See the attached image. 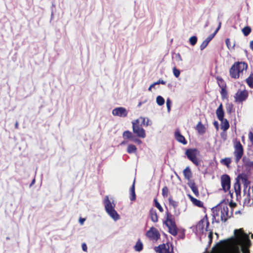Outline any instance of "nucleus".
I'll list each match as a JSON object with an SVG mask.
<instances>
[{
    "instance_id": "nucleus-1",
    "label": "nucleus",
    "mask_w": 253,
    "mask_h": 253,
    "mask_svg": "<svg viewBox=\"0 0 253 253\" xmlns=\"http://www.w3.org/2000/svg\"><path fill=\"white\" fill-rule=\"evenodd\" d=\"M232 242L223 253H250L251 242L249 235L241 228L234 230Z\"/></svg>"
},
{
    "instance_id": "nucleus-2",
    "label": "nucleus",
    "mask_w": 253,
    "mask_h": 253,
    "mask_svg": "<svg viewBox=\"0 0 253 253\" xmlns=\"http://www.w3.org/2000/svg\"><path fill=\"white\" fill-rule=\"evenodd\" d=\"M236 180V181L234 185V188L237 197L238 198L239 196H241V184L240 180L241 181L244 185L243 193L244 195H245L247 190L250 187L249 186L250 181L248 179L247 175L245 173H241L237 176Z\"/></svg>"
},
{
    "instance_id": "nucleus-3",
    "label": "nucleus",
    "mask_w": 253,
    "mask_h": 253,
    "mask_svg": "<svg viewBox=\"0 0 253 253\" xmlns=\"http://www.w3.org/2000/svg\"><path fill=\"white\" fill-rule=\"evenodd\" d=\"M247 68V64L244 63L238 62L234 64L230 69V75L231 77L236 79L239 77V74L244 69Z\"/></svg>"
},
{
    "instance_id": "nucleus-4",
    "label": "nucleus",
    "mask_w": 253,
    "mask_h": 253,
    "mask_svg": "<svg viewBox=\"0 0 253 253\" xmlns=\"http://www.w3.org/2000/svg\"><path fill=\"white\" fill-rule=\"evenodd\" d=\"M166 220L164 221V224L168 227L169 233L173 236H176L177 234V228L174 221L171 218L172 215L168 211L166 212Z\"/></svg>"
},
{
    "instance_id": "nucleus-5",
    "label": "nucleus",
    "mask_w": 253,
    "mask_h": 253,
    "mask_svg": "<svg viewBox=\"0 0 253 253\" xmlns=\"http://www.w3.org/2000/svg\"><path fill=\"white\" fill-rule=\"evenodd\" d=\"M139 119H137L132 122L133 132L136 134L138 137L144 138L146 137L145 131L142 127L141 125H139Z\"/></svg>"
},
{
    "instance_id": "nucleus-6",
    "label": "nucleus",
    "mask_w": 253,
    "mask_h": 253,
    "mask_svg": "<svg viewBox=\"0 0 253 253\" xmlns=\"http://www.w3.org/2000/svg\"><path fill=\"white\" fill-rule=\"evenodd\" d=\"M215 208L220 209V219L224 222L226 221L232 214V212H229V208L227 205H222L219 204L215 207Z\"/></svg>"
},
{
    "instance_id": "nucleus-7",
    "label": "nucleus",
    "mask_w": 253,
    "mask_h": 253,
    "mask_svg": "<svg viewBox=\"0 0 253 253\" xmlns=\"http://www.w3.org/2000/svg\"><path fill=\"white\" fill-rule=\"evenodd\" d=\"M198 153L199 151L196 149H188L185 152V155L188 159L197 166L200 165V162L197 158Z\"/></svg>"
},
{
    "instance_id": "nucleus-8",
    "label": "nucleus",
    "mask_w": 253,
    "mask_h": 253,
    "mask_svg": "<svg viewBox=\"0 0 253 253\" xmlns=\"http://www.w3.org/2000/svg\"><path fill=\"white\" fill-rule=\"evenodd\" d=\"M234 148L235 151L234 152V155L235 157V162L237 164L243 157L244 149L243 146L239 141L235 142Z\"/></svg>"
},
{
    "instance_id": "nucleus-9",
    "label": "nucleus",
    "mask_w": 253,
    "mask_h": 253,
    "mask_svg": "<svg viewBox=\"0 0 253 253\" xmlns=\"http://www.w3.org/2000/svg\"><path fill=\"white\" fill-rule=\"evenodd\" d=\"M221 183L223 190L226 192L230 188V177L227 174H223L221 177Z\"/></svg>"
},
{
    "instance_id": "nucleus-10",
    "label": "nucleus",
    "mask_w": 253,
    "mask_h": 253,
    "mask_svg": "<svg viewBox=\"0 0 253 253\" xmlns=\"http://www.w3.org/2000/svg\"><path fill=\"white\" fill-rule=\"evenodd\" d=\"M103 204L106 212H108L109 211H111L115 209L116 204L114 203L113 200L111 202L110 200H109L108 196L105 197Z\"/></svg>"
},
{
    "instance_id": "nucleus-11",
    "label": "nucleus",
    "mask_w": 253,
    "mask_h": 253,
    "mask_svg": "<svg viewBox=\"0 0 253 253\" xmlns=\"http://www.w3.org/2000/svg\"><path fill=\"white\" fill-rule=\"evenodd\" d=\"M127 111L123 107H117L112 110V114L115 116L125 117L127 115Z\"/></svg>"
},
{
    "instance_id": "nucleus-12",
    "label": "nucleus",
    "mask_w": 253,
    "mask_h": 253,
    "mask_svg": "<svg viewBox=\"0 0 253 253\" xmlns=\"http://www.w3.org/2000/svg\"><path fill=\"white\" fill-rule=\"evenodd\" d=\"M146 235L149 238L156 240H157L160 237V234L158 231L153 227L147 231Z\"/></svg>"
},
{
    "instance_id": "nucleus-13",
    "label": "nucleus",
    "mask_w": 253,
    "mask_h": 253,
    "mask_svg": "<svg viewBox=\"0 0 253 253\" xmlns=\"http://www.w3.org/2000/svg\"><path fill=\"white\" fill-rule=\"evenodd\" d=\"M248 96V92L247 90H238L235 95L236 102H242L245 101Z\"/></svg>"
},
{
    "instance_id": "nucleus-14",
    "label": "nucleus",
    "mask_w": 253,
    "mask_h": 253,
    "mask_svg": "<svg viewBox=\"0 0 253 253\" xmlns=\"http://www.w3.org/2000/svg\"><path fill=\"white\" fill-rule=\"evenodd\" d=\"M205 223H206V230L209 231L208 227L210 223L208 221L207 215H206L205 218L202 219L199 221L198 223L196 225L197 229H199V230H203L204 228Z\"/></svg>"
},
{
    "instance_id": "nucleus-15",
    "label": "nucleus",
    "mask_w": 253,
    "mask_h": 253,
    "mask_svg": "<svg viewBox=\"0 0 253 253\" xmlns=\"http://www.w3.org/2000/svg\"><path fill=\"white\" fill-rule=\"evenodd\" d=\"M187 184L196 196L199 195V191L194 180H189V181L188 182Z\"/></svg>"
},
{
    "instance_id": "nucleus-16",
    "label": "nucleus",
    "mask_w": 253,
    "mask_h": 253,
    "mask_svg": "<svg viewBox=\"0 0 253 253\" xmlns=\"http://www.w3.org/2000/svg\"><path fill=\"white\" fill-rule=\"evenodd\" d=\"M175 138L177 141L183 144H186L187 141H186L184 137L182 135L178 130H177L175 132Z\"/></svg>"
},
{
    "instance_id": "nucleus-17",
    "label": "nucleus",
    "mask_w": 253,
    "mask_h": 253,
    "mask_svg": "<svg viewBox=\"0 0 253 253\" xmlns=\"http://www.w3.org/2000/svg\"><path fill=\"white\" fill-rule=\"evenodd\" d=\"M217 117L219 120H222L224 119V112L222 104H220L216 111Z\"/></svg>"
},
{
    "instance_id": "nucleus-18",
    "label": "nucleus",
    "mask_w": 253,
    "mask_h": 253,
    "mask_svg": "<svg viewBox=\"0 0 253 253\" xmlns=\"http://www.w3.org/2000/svg\"><path fill=\"white\" fill-rule=\"evenodd\" d=\"M183 173L185 178L189 181L192 180L191 178L192 176L191 170L189 167H187L183 171Z\"/></svg>"
},
{
    "instance_id": "nucleus-19",
    "label": "nucleus",
    "mask_w": 253,
    "mask_h": 253,
    "mask_svg": "<svg viewBox=\"0 0 253 253\" xmlns=\"http://www.w3.org/2000/svg\"><path fill=\"white\" fill-rule=\"evenodd\" d=\"M242 161L247 169H253V161H251L249 158L246 157H244L242 159Z\"/></svg>"
},
{
    "instance_id": "nucleus-20",
    "label": "nucleus",
    "mask_w": 253,
    "mask_h": 253,
    "mask_svg": "<svg viewBox=\"0 0 253 253\" xmlns=\"http://www.w3.org/2000/svg\"><path fill=\"white\" fill-rule=\"evenodd\" d=\"M168 250H169V247L168 246L167 248L165 244H161L155 248V251L158 253H166Z\"/></svg>"
},
{
    "instance_id": "nucleus-21",
    "label": "nucleus",
    "mask_w": 253,
    "mask_h": 253,
    "mask_svg": "<svg viewBox=\"0 0 253 253\" xmlns=\"http://www.w3.org/2000/svg\"><path fill=\"white\" fill-rule=\"evenodd\" d=\"M107 213L115 221L119 220L120 218L119 214L115 209L111 211H109Z\"/></svg>"
},
{
    "instance_id": "nucleus-22",
    "label": "nucleus",
    "mask_w": 253,
    "mask_h": 253,
    "mask_svg": "<svg viewBox=\"0 0 253 253\" xmlns=\"http://www.w3.org/2000/svg\"><path fill=\"white\" fill-rule=\"evenodd\" d=\"M219 121L221 122V128L223 131H226L230 126L228 121L226 119H223L222 120Z\"/></svg>"
},
{
    "instance_id": "nucleus-23",
    "label": "nucleus",
    "mask_w": 253,
    "mask_h": 253,
    "mask_svg": "<svg viewBox=\"0 0 253 253\" xmlns=\"http://www.w3.org/2000/svg\"><path fill=\"white\" fill-rule=\"evenodd\" d=\"M130 199L131 201H134L136 199V195L135 193V179L133 181V184L130 189Z\"/></svg>"
},
{
    "instance_id": "nucleus-24",
    "label": "nucleus",
    "mask_w": 253,
    "mask_h": 253,
    "mask_svg": "<svg viewBox=\"0 0 253 253\" xmlns=\"http://www.w3.org/2000/svg\"><path fill=\"white\" fill-rule=\"evenodd\" d=\"M150 215L152 221L155 222L158 221V216L155 210L152 209L150 211Z\"/></svg>"
},
{
    "instance_id": "nucleus-25",
    "label": "nucleus",
    "mask_w": 253,
    "mask_h": 253,
    "mask_svg": "<svg viewBox=\"0 0 253 253\" xmlns=\"http://www.w3.org/2000/svg\"><path fill=\"white\" fill-rule=\"evenodd\" d=\"M196 129L200 134H204L205 132V127L202 124L201 122H199L196 126Z\"/></svg>"
},
{
    "instance_id": "nucleus-26",
    "label": "nucleus",
    "mask_w": 253,
    "mask_h": 253,
    "mask_svg": "<svg viewBox=\"0 0 253 253\" xmlns=\"http://www.w3.org/2000/svg\"><path fill=\"white\" fill-rule=\"evenodd\" d=\"M190 199L193 204H194L195 206L200 208L203 207V203L201 201L194 198L192 196H190Z\"/></svg>"
},
{
    "instance_id": "nucleus-27",
    "label": "nucleus",
    "mask_w": 253,
    "mask_h": 253,
    "mask_svg": "<svg viewBox=\"0 0 253 253\" xmlns=\"http://www.w3.org/2000/svg\"><path fill=\"white\" fill-rule=\"evenodd\" d=\"M250 187H249L248 190H247V192L245 195H244V196L245 197L244 199V204L249 205L250 204L251 201L250 194Z\"/></svg>"
},
{
    "instance_id": "nucleus-28",
    "label": "nucleus",
    "mask_w": 253,
    "mask_h": 253,
    "mask_svg": "<svg viewBox=\"0 0 253 253\" xmlns=\"http://www.w3.org/2000/svg\"><path fill=\"white\" fill-rule=\"evenodd\" d=\"M133 133L129 131V130H126L123 132V137L125 139H131L132 137H133Z\"/></svg>"
},
{
    "instance_id": "nucleus-29",
    "label": "nucleus",
    "mask_w": 253,
    "mask_h": 253,
    "mask_svg": "<svg viewBox=\"0 0 253 253\" xmlns=\"http://www.w3.org/2000/svg\"><path fill=\"white\" fill-rule=\"evenodd\" d=\"M137 148L134 145L129 144L127 146V152L129 153H134L136 151Z\"/></svg>"
},
{
    "instance_id": "nucleus-30",
    "label": "nucleus",
    "mask_w": 253,
    "mask_h": 253,
    "mask_svg": "<svg viewBox=\"0 0 253 253\" xmlns=\"http://www.w3.org/2000/svg\"><path fill=\"white\" fill-rule=\"evenodd\" d=\"M165 84L166 82L162 79L159 80L157 82L154 83L152 84L148 88L149 91H151L152 88L154 87L155 86V84Z\"/></svg>"
},
{
    "instance_id": "nucleus-31",
    "label": "nucleus",
    "mask_w": 253,
    "mask_h": 253,
    "mask_svg": "<svg viewBox=\"0 0 253 253\" xmlns=\"http://www.w3.org/2000/svg\"><path fill=\"white\" fill-rule=\"evenodd\" d=\"M242 31L245 36H248L251 32V28L248 26L245 27L242 30Z\"/></svg>"
},
{
    "instance_id": "nucleus-32",
    "label": "nucleus",
    "mask_w": 253,
    "mask_h": 253,
    "mask_svg": "<svg viewBox=\"0 0 253 253\" xmlns=\"http://www.w3.org/2000/svg\"><path fill=\"white\" fill-rule=\"evenodd\" d=\"M246 82L251 88H253V74H252L246 79Z\"/></svg>"
},
{
    "instance_id": "nucleus-33",
    "label": "nucleus",
    "mask_w": 253,
    "mask_h": 253,
    "mask_svg": "<svg viewBox=\"0 0 253 253\" xmlns=\"http://www.w3.org/2000/svg\"><path fill=\"white\" fill-rule=\"evenodd\" d=\"M134 249L136 251H137V252L141 251L143 249L142 243L140 241H138V242H137L135 246H134Z\"/></svg>"
},
{
    "instance_id": "nucleus-34",
    "label": "nucleus",
    "mask_w": 253,
    "mask_h": 253,
    "mask_svg": "<svg viewBox=\"0 0 253 253\" xmlns=\"http://www.w3.org/2000/svg\"><path fill=\"white\" fill-rule=\"evenodd\" d=\"M156 102L159 106H162L165 103V99L162 96L159 95L156 98Z\"/></svg>"
},
{
    "instance_id": "nucleus-35",
    "label": "nucleus",
    "mask_w": 253,
    "mask_h": 253,
    "mask_svg": "<svg viewBox=\"0 0 253 253\" xmlns=\"http://www.w3.org/2000/svg\"><path fill=\"white\" fill-rule=\"evenodd\" d=\"M212 210L213 213L212 222H213V220H215V217L219 215V213H220V209H216L215 207L214 208L212 209Z\"/></svg>"
},
{
    "instance_id": "nucleus-36",
    "label": "nucleus",
    "mask_w": 253,
    "mask_h": 253,
    "mask_svg": "<svg viewBox=\"0 0 253 253\" xmlns=\"http://www.w3.org/2000/svg\"><path fill=\"white\" fill-rule=\"evenodd\" d=\"M139 119V120H142L141 125H144V126H148L150 125V124L149 123L150 120L148 118L140 117Z\"/></svg>"
},
{
    "instance_id": "nucleus-37",
    "label": "nucleus",
    "mask_w": 253,
    "mask_h": 253,
    "mask_svg": "<svg viewBox=\"0 0 253 253\" xmlns=\"http://www.w3.org/2000/svg\"><path fill=\"white\" fill-rule=\"evenodd\" d=\"M169 204L170 206L173 207L174 209H175L178 206V202L174 201L171 197L169 198Z\"/></svg>"
},
{
    "instance_id": "nucleus-38",
    "label": "nucleus",
    "mask_w": 253,
    "mask_h": 253,
    "mask_svg": "<svg viewBox=\"0 0 253 253\" xmlns=\"http://www.w3.org/2000/svg\"><path fill=\"white\" fill-rule=\"evenodd\" d=\"M221 162L223 164H224V165H225L226 166L228 167L230 164L231 162V160L230 158H225L224 159H222V160L221 161Z\"/></svg>"
},
{
    "instance_id": "nucleus-39",
    "label": "nucleus",
    "mask_w": 253,
    "mask_h": 253,
    "mask_svg": "<svg viewBox=\"0 0 253 253\" xmlns=\"http://www.w3.org/2000/svg\"><path fill=\"white\" fill-rule=\"evenodd\" d=\"M233 105L232 103H228L226 106V112L228 114H231L233 111Z\"/></svg>"
},
{
    "instance_id": "nucleus-40",
    "label": "nucleus",
    "mask_w": 253,
    "mask_h": 253,
    "mask_svg": "<svg viewBox=\"0 0 253 253\" xmlns=\"http://www.w3.org/2000/svg\"><path fill=\"white\" fill-rule=\"evenodd\" d=\"M197 38L195 36H193L189 39V42H190V44L193 46L196 44V43H197Z\"/></svg>"
},
{
    "instance_id": "nucleus-41",
    "label": "nucleus",
    "mask_w": 253,
    "mask_h": 253,
    "mask_svg": "<svg viewBox=\"0 0 253 253\" xmlns=\"http://www.w3.org/2000/svg\"><path fill=\"white\" fill-rule=\"evenodd\" d=\"M172 102L169 98H168L166 101V105L167 107L168 112L169 113L170 111L171 106Z\"/></svg>"
},
{
    "instance_id": "nucleus-42",
    "label": "nucleus",
    "mask_w": 253,
    "mask_h": 253,
    "mask_svg": "<svg viewBox=\"0 0 253 253\" xmlns=\"http://www.w3.org/2000/svg\"><path fill=\"white\" fill-rule=\"evenodd\" d=\"M209 42H210L206 39L205 41H204L200 45V49L201 50H203V49H204L207 47V46L208 45Z\"/></svg>"
},
{
    "instance_id": "nucleus-43",
    "label": "nucleus",
    "mask_w": 253,
    "mask_h": 253,
    "mask_svg": "<svg viewBox=\"0 0 253 253\" xmlns=\"http://www.w3.org/2000/svg\"><path fill=\"white\" fill-rule=\"evenodd\" d=\"M169 189L167 186H165L162 189V195L164 198L167 197L168 195Z\"/></svg>"
},
{
    "instance_id": "nucleus-44",
    "label": "nucleus",
    "mask_w": 253,
    "mask_h": 253,
    "mask_svg": "<svg viewBox=\"0 0 253 253\" xmlns=\"http://www.w3.org/2000/svg\"><path fill=\"white\" fill-rule=\"evenodd\" d=\"M154 202L155 207L157 208L161 212H162L163 211V209L160 204V203L158 202L157 199L154 200Z\"/></svg>"
},
{
    "instance_id": "nucleus-45",
    "label": "nucleus",
    "mask_w": 253,
    "mask_h": 253,
    "mask_svg": "<svg viewBox=\"0 0 253 253\" xmlns=\"http://www.w3.org/2000/svg\"><path fill=\"white\" fill-rule=\"evenodd\" d=\"M173 73L176 78H178L180 75V72L176 67H174L173 68Z\"/></svg>"
},
{
    "instance_id": "nucleus-46",
    "label": "nucleus",
    "mask_w": 253,
    "mask_h": 253,
    "mask_svg": "<svg viewBox=\"0 0 253 253\" xmlns=\"http://www.w3.org/2000/svg\"><path fill=\"white\" fill-rule=\"evenodd\" d=\"M219 86L221 88V95L224 97L225 95H226L227 94V92H226V89L224 88V85L223 84H222V85H220L219 84Z\"/></svg>"
},
{
    "instance_id": "nucleus-47",
    "label": "nucleus",
    "mask_w": 253,
    "mask_h": 253,
    "mask_svg": "<svg viewBox=\"0 0 253 253\" xmlns=\"http://www.w3.org/2000/svg\"><path fill=\"white\" fill-rule=\"evenodd\" d=\"M131 140L138 144H140L141 143V141L138 138H136L134 135H133V137H132Z\"/></svg>"
},
{
    "instance_id": "nucleus-48",
    "label": "nucleus",
    "mask_w": 253,
    "mask_h": 253,
    "mask_svg": "<svg viewBox=\"0 0 253 253\" xmlns=\"http://www.w3.org/2000/svg\"><path fill=\"white\" fill-rule=\"evenodd\" d=\"M212 237H213L212 232L210 231V232L208 235V238L209 239V244H211V243L212 242Z\"/></svg>"
},
{
    "instance_id": "nucleus-49",
    "label": "nucleus",
    "mask_w": 253,
    "mask_h": 253,
    "mask_svg": "<svg viewBox=\"0 0 253 253\" xmlns=\"http://www.w3.org/2000/svg\"><path fill=\"white\" fill-rule=\"evenodd\" d=\"M215 36V33H212L211 35H210L207 38L206 40H208L209 42Z\"/></svg>"
},
{
    "instance_id": "nucleus-50",
    "label": "nucleus",
    "mask_w": 253,
    "mask_h": 253,
    "mask_svg": "<svg viewBox=\"0 0 253 253\" xmlns=\"http://www.w3.org/2000/svg\"><path fill=\"white\" fill-rule=\"evenodd\" d=\"M217 81H218V84L219 85V84L220 85L223 84L224 85V84H223V79L222 78H217Z\"/></svg>"
},
{
    "instance_id": "nucleus-51",
    "label": "nucleus",
    "mask_w": 253,
    "mask_h": 253,
    "mask_svg": "<svg viewBox=\"0 0 253 253\" xmlns=\"http://www.w3.org/2000/svg\"><path fill=\"white\" fill-rule=\"evenodd\" d=\"M82 250L84 252H86L87 250V247L85 243H83L82 245Z\"/></svg>"
},
{
    "instance_id": "nucleus-52",
    "label": "nucleus",
    "mask_w": 253,
    "mask_h": 253,
    "mask_svg": "<svg viewBox=\"0 0 253 253\" xmlns=\"http://www.w3.org/2000/svg\"><path fill=\"white\" fill-rule=\"evenodd\" d=\"M249 138L250 141L253 143V133L252 132H250L249 134Z\"/></svg>"
},
{
    "instance_id": "nucleus-53",
    "label": "nucleus",
    "mask_w": 253,
    "mask_h": 253,
    "mask_svg": "<svg viewBox=\"0 0 253 253\" xmlns=\"http://www.w3.org/2000/svg\"><path fill=\"white\" fill-rule=\"evenodd\" d=\"M213 125H214V127H215V128L216 129V130H218V127H219L218 122L215 121L213 122Z\"/></svg>"
},
{
    "instance_id": "nucleus-54",
    "label": "nucleus",
    "mask_w": 253,
    "mask_h": 253,
    "mask_svg": "<svg viewBox=\"0 0 253 253\" xmlns=\"http://www.w3.org/2000/svg\"><path fill=\"white\" fill-rule=\"evenodd\" d=\"M225 43H226L227 46L229 48V46L230 45V41L229 39H226Z\"/></svg>"
},
{
    "instance_id": "nucleus-55",
    "label": "nucleus",
    "mask_w": 253,
    "mask_h": 253,
    "mask_svg": "<svg viewBox=\"0 0 253 253\" xmlns=\"http://www.w3.org/2000/svg\"><path fill=\"white\" fill-rule=\"evenodd\" d=\"M85 218H80L79 219V222L81 225H83L85 221Z\"/></svg>"
},
{
    "instance_id": "nucleus-56",
    "label": "nucleus",
    "mask_w": 253,
    "mask_h": 253,
    "mask_svg": "<svg viewBox=\"0 0 253 253\" xmlns=\"http://www.w3.org/2000/svg\"><path fill=\"white\" fill-rule=\"evenodd\" d=\"M176 56L178 60L182 61V58L179 53H177Z\"/></svg>"
},
{
    "instance_id": "nucleus-57",
    "label": "nucleus",
    "mask_w": 253,
    "mask_h": 253,
    "mask_svg": "<svg viewBox=\"0 0 253 253\" xmlns=\"http://www.w3.org/2000/svg\"><path fill=\"white\" fill-rule=\"evenodd\" d=\"M250 47L251 49L253 51V41L250 42Z\"/></svg>"
},
{
    "instance_id": "nucleus-58",
    "label": "nucleus",
    "mask_w": 253,
    "mask_h": 253,
    "mask_svg": "<svg viewBox=\"0 0 253 253\" xmlns=\"http://www.w3.org/2000/svg\"><path fill=\"white\" fill-rule=\"evenodd\" d=\"M18 126H19L18 123V122H16L15 124V127L17 129V128H18Z\"/></svg>"
},
{
    "instance_id": "nucleus-59",
    "label": "nucleus",
    "mask_w": 253,
    "mask_h": 253,
    "mask_svg": "<svg viewBox=\"0 0 253 253\" xmlns=\"http://www.w3.org/2000/svg\"><path fill=\"white\" fill-rule=\"evenodd\" d=\"M35 183V179H34L32 181V182H31V184H30V186H31L32 185H33Z\"/></svg>"
},
{
    "instance_id": "nucleus-60",
    "label": "nucleus",
    "mask_w": 253,
    "mask_h": 253,
    "mask_svg": "<svg viewBox=\"0 0 253 253\" xmlns=\"http://www.w3.org/2000/svg\"><path fill=\"white\" fill-rule=\"evenodd\" d=\"M219 30V28H217L215 30V31L213 33H215V35H216V34L217 33V32H218V31Z\"/></svg>"
},
{
    "instance_id": "nucleus-61",
    "label": "nucleus",
    "mask_w": 253,
    "mask_h": 253,
    "mask_svg": "<svg viewBox=\"0 0 253 253\" xmlns=\"http://www.w3.org/2000/svg\"><path fill=\"white\" fill-rule=\"evenodd\" d=\"M219 30V28H217L215 30V31L213 33H215V35H216V34L217 33V32H218V31Z\"/></svg>"
},
{
    "instance_id": "nucleus-62",
    "label": "nucleus",
    "mask_w": 253,
    "mask_h": 253,
    "mask_svg": "<svg viewBox=\"0 0 253 253\" xmlns=\"http://www.w3.org/2000/svg\"><path fill=\"white\" fill-rule=\"evenodd\" d=\"M141 105H142V102H139V103H138V104L137 106H138V107H140L141 106Z\"/></svg>"
},
{
    "instance_id": "nucleus-63",
    "label": "nucleus",
    "mask_w": 253,
    "mask_h": 253,
    "mask_svg": "<svg viewBox=\"0 0 253 253\" xmlns=\"http://www.w3.org/2000/svg\"><path fill=\"white\" fill-rule=\"evenodd\" d=\"M209 22H208V21H207V23H206L205 25V27H208V25H209Z\"/></svg>"
},
{
    "instance_id": "nucleus-64",
    "label": "nucleus",
    "mask_w": 253,
    "mask_h": 253,
    "mask_svg": "<svg viewBox=\"0 0 253 253\" xmlns=\"http://www.w3.org/2000/svg\"><path fill=\"white\" fill-rule=\"evenodd\" d=\"M172 253V252H170V251H169V250H168V251H167V252H166V253Z\"/></svg>"
}]
</instances>
